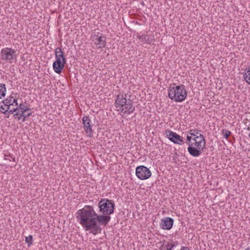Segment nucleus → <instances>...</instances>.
I'll use <instances>...</instances> for the list:
<instances>
[{"instance_id":"nucleus-25","label":"nucleus","mask_w":250,"mask_h":250,"mask_svg":"<svg viewBox=\"0 0 250 250\" xmlns=\"http://www.w3.org/2000/svg\"><path fill=\"white\" fill-rule=\"evenodd\" d=\"M32 113L31 112L28 113L27 114H23V116L22 118V122H24L26 120V118H28L31 115Z\"/></svg>"},{"instance_id":"nucleus-32","label":"nucleus","mask_w":250,"mask_h":250,"mask_svg":"<svg viewBox=\"0 0 250 250\" xmlns=\"http://www.w3.org/2000/svg\"><path fill=\"white\" fill-rule=\"evenodd\" d=\"M9 155H4V160H9V161H11V160H9V159H8V157H9Z\"/></svg>"},{"instance_id":"nucleus-7","label":"nucleus","mask_w":250,"mask_h":250,"mask_svg":"<svg viewBox=\"0 0 250 250\" xmlns=\"http://www.w3.org/2000/svg\"><path fill=\"white\" fill-rule=\"evenodd\" d=\"M1 57L3 60L9 61L10 62L16 58V51L10 48H5L1 51Z\"/></svg>"},{"instance_id":"nucleus-10","label":"nucleus","mask_w":250,"mask_h":250,"mask_svg":"<svg viewBox=\"0 0 250 250\" xmlns=\"http://www.w3.org/2000/svg\"><path fill=\"white\" fill-rule=\"evenodd\" d=\"M66 62V58H63V61H61V60H56L53 64V67L55 72L58 74H60L62 70L63 69Z\"/></svg>"},{"instance_id":"nucleus-22","label":"nucleus","mask_w":250,"mask_h":250,"mask_svg":"<svg viewBox=\"0 0 250 250\" xmlns=\"http://www.w3.org/2000/svg\"><path fill=\"white\" fill-rule=\"evenodd\" d=\"M244 80L250 84V73H244L243 74Z\"/></svg>"},{"instance_id":"nucleus-24","label":"nucleus","mask_w":250,"mask_h":250,"mask_svg":"<svg viewBox=\"0 0 250 250\" xmlns=\"http://www.w3.org/2000/svg\"><path fill=\"white\" fill-rule=\"evenodd\" d=\"M192 136H189L188 135L187 137V144L188 145V146H189V145H190V144L191 143V142H192Z\"/></svg>"},{"instance_id":"nucleus-35","label":"nucleus","mask_w":250,"mask_h":250,"mask_svg":"<svg viewBox=\"0 0 250 250\" xmlns=\"http://www.w3.org/2000/svg\"><path fill=\"white\" fill-rule=\"evenodd\" d=\"M151 39H152V38H149L148 37V40H151Z\"/></svg>"},{"instance_id":"nucleus-29","label":"nucleus","mask_w":250,"mask_h":250,"mask_svg":"<svg viewBox=\"0 0 250 250\" xmlns=\"http://www.w3.org/2000/svg\"><path fill=\"white\" fill-rule=\"evenodd\" d=\"M16 116V117H15V119H17L18 120H20L21 118V117H23V114H22V115H19Z\"/></svg>"},{"instance_id":"nucleus-4","label":"nucleus","mask_w":250,"mask_h":250,"mask_svg":"<svg viewBox=\"0 0 250 250\" xmlns=\"http://www.w3.org/2000/svg\"><path fill=\"white\" fill-rule=\"evenodd\" d=\"M206 142L204 137L200 135L197 137L192 139V142L188 148L189 153L193 157L200 156L205 148Z\"/></svg>"},{"instance_id":"nucleus-15","label":"nucleus","mask_w":250,"mask_h":250,"mask_svg":"<svg viewBox=\"0 0 250 250\" xmlns=\"http://www.w3.org/2000/svg\"><path fill=\"white\" fill-rule=\"evenodd\" d=\"M55 58L57 60H61L63 61V58H65L64 55V52L60 47H57L55 51Z\"/></svg>"},{"instance_id":"nucleus-31","label":"nucleus","mask_w":250,"mask_h":250,"mask_svg":"<svg viewBox=\"0 0 250 250\" xmlns=\"http://www.w3.org/2000/svg\"><path fill=\"white\" fill-rule=\"evenodd\" d=\"M246 70L247 72L245 73H250V66H249Z\"/></svg>"},{"instance_id":"nucleus-12","label":"nucleus","mask_w":250,"mask_h":250,"mask_svg":"<svg viewBox=\"0 0 250 250\" xmlns=\"http://www.w3.org/2000/svg\"><path fill=\"white\" fill-rule=\"evenodd\" d=\"M83 123L84 130L89 137H92L93 135L92 125L90 124V120L87 116H84L83 118Z\"/></svg>"},{"instance_id":"nucleus-33","label":"nucleus","mask_w":250,"mask_h":250,"mask_svg":"<svg viewBox=\"0 0 250 250\" xmlns=\"http://www.w3.org/2000/svg\"><path fill=\"white\" fill-rule=\"evenodd\" d=\"M9 157H10L12 159V160L13 161H15V158L14 157H13L11 154L9 155Z\"/></svg>"},{"instance_id":"nucleus-27","label":"nucleus","mask_w":250,"mask_h":250,"mask_svg":"<svg viewBox=\"0 0 250 250\" xmlns=\"http://www.w3.org/2000/svg\"><path fill=\"white\" fill-rule=\"evenodd\" d=\"M15 112H16V113L17 112L16 108H14L12 109L10 108V109H9V110H8V113L9 114H14V113Z\"/></svg>"},{"instance_id":"nucleus-19","label":"nucleus","mask_w":250,"mask_h":250,"mask_svg":"<svg viewBox=\"0 0 250 250\" xmlns=\"http://www.w3.org/2000/svg\"><path fill=\"white\" fill-rule=\"evenodd\" d=\"M188 134L192 136V137L193 136L194 138L197 137L200 135H202L201 133H199L198 130L194 129L190 130L188 132Z\"/></svg>"},{"instance_id":"nucleus-1","label":"nucleus","mask_w":250,"mask_h":250,"mask_svg":"<svg viewBox=\"0 0 250 250\" xmlns=\"http://www.w3.org/2000/svg\"><path fill=\"white\" fill-rule=\"evenodd\" d=\"M77 214L80 223L86 231L90 230V232L94 235L101 232L102 229L95 222L96 213L92 206H85L83 208L79 209Z\"/></svg>"},{"instance_id":"nucleus-26","label":"nucleus","mask_w":250,"mask_h":250,"mask_svg":"<svg viewBox=\"0 0 250 250\" xmlns=\"http://www.w3.org/2000/svg\"><path fill=\"white\" fill-rule=\"evenodd\" d=\"M165 246L167 248V250H172L173 248V246H171L170 242H168Z\"/></svg>"},{"instance_id":"nucleus-23","label":"nucleus","mask_w":250,"mask_h":250,"mask_svg":"<svg viewBox=\"0 0 250 250\" xmlns=\"http://www.w3.org/2000/svg\"><path fill=\"white\" fill-rule=\"evenodd\" d=\"M223 134L224 135V137L227 139L229 136L231 134V132L230 131L227 130H224L223 129Z\"/></svg>"},{"instance_id":"nucleus-18","label":"nucleus","mask_w":250,"mask_h":250,"mask_svg":"<svg viewBox=\"0 0 250 250\" xmlns=\"http://www.w3.org/2000/svg\"><path fill=\"white\" fill-rule=\"evenodd\" d=\"M6 88L4 84L0 83V99L5 95Z\"/></svg>"},{"instance_id":"nucleus-36","label":"nucleus","mask_w":250,"mask_h":250,"mask_svg":"<svg viewBox=\"0 0 250 250\" xmlns=\"http://www.w3.org/2000/svg\"><path fill=\"white\" fill-rule=\"evenodd\" d=\"M249 137L250 138V133L249 134Z\"/></svg>"},{"instance_id":"nucleus-8","label":"nucleus","mask_w":250,"mask_h":250,"mask_svg":"<svg viewBox=\"0 0 250 250\" xmlns=\"http://www.w3.org/2000/svg\"><path fill=\"white\" fill-rule=\"evenodd\" d=\"M165 134L168 139L175 144L181 145L184 143V141L179 135L170 130H166Z\"/></svg>"},{"instance_id":"nucleus-5","label":"nucleus","mask_w":250,"mask_h":250,"mask_svg":"<svg viewBox=\"0 0 250 250\" xmlns=\"http://www.w3.org/2000/svg\"><path fill=\"white\" fill-rule=\"evenodd\" d=\"M114 202L107 199H102L98 203L99 211L104 215H110L114 212Z\"/></svg>"},{"instance_id":"nucleus-21","label":"nucleus","mask_w":250,"mask_h":250,"mask_svg":"<svg viewBox=\"0 0 250 250\" xmlns=\"http://www.w3.org/2000/svg\"><path fill=\"white\" fill-rule=\"evenodd\" d=\"M25 242L28 244V246L33 244V237L32 235H29L25 237Z\"/></svg>"},{"instance_id":"nucleus-9","label":"nucleus","mask_w":250,"mask_h":250,"mask_svg":"<svg viewBox=\"0 0 250 250\" xmlns=\"http://www.w3.org/2000/svg\"><path fill=\"white\" fill-rule=\"evenodd\" d=\"M93 38L94 39L95 44L98 45L99 48H103L106 44L105 37L104 36L102 33L97 32V34H94Z\"/></svg>"},{"instance_id":"nucleus-28","label":"nucleus","mask_w":250,"mask_h":250,"mask_svg":"<svg viewBox=\"0 0 250 250\" xmlns=\"http://www.w3.org/2000/svg\"><path fill=\"white\" fill-rule=\"evenodd\" d=\"M12 105H13L14 104H15L17 107L18 106L17 100L14 98L13 97H12Z\"/></svg>"},{"instance_id":"nucleus-20","label":"nucleus","mask_w":250,"mask_h":250,"mask_svg":"<svg viewBox=\"0 0 250 250\" xmlns=\"http://www.w3.org/2000/svg\"><path fill=\"white\" fill-rule=\"evenodd\" d=\"M9 109H10V107L5 106L4 105H1L0 106V111L5 114H6L8 113Z\"/></svg>"},{"instance_id":"nucleus-11","label":"nucleus","mask_w":250,"mask_h":250,"mask_svg":"<svg viewBox=\"0 0 250 250\" xmlns=\"http://www.w3.org/2000/svg\"><path fill=\"white\" fill-rule=\"evenodd\" d=\"M174 220L170 217H165L161 220L160 227L163 229L169 230L173 225Z\"/></svg>"},{"instance_id":"nucleus-30","label":"nucleus","mask_w":250,"mask_h":250,"mask_svg":"<svg viewBox=\"0 0 250 250\" xmlns=\"http://www.w3.org/2000/svg\"><path fill=\"white\" fill-rule=\"evenodd\" d=\"M171 242H172V240H171ZM170 244L171 245V246H173V248L176 245L178 244V243L177 242H174L173 243H172V242H170Z\"/></svg>"},{"instance_id":"nucleus-2","label":"nucleus","mask_w":250,"mask_h":250,"mask_svg":"<svg viewBox=\"0 0 250 250\" xmlns=\"http://www.w3.org/2000/svg\"><path fill=\"white\" fill-rule=\"evenodd\" d=\"M128 96L130 97L128 93H120L117 95L115 100V106L117 111L124 114H130L133 112L135 107L133 106V103L130 100H127Z\"/></svg>"},{"instance_id":"nucleus-3","label":"nucleus","mask_w":250,"mask_h":250,"mask_svg":"<svg viewBox=\"0 0 250 250\" xmlns=\"http://www.w3.org/2000/svg\"><path fill=\"white\" fill-rule=\"evenodd\" d=\"M168 97L177 102H183L187 96V91L183 84H170L168 89Z\"/></svg>"},{"instance_id":"nucleus-14","label":"nucleus","mask_w":250,"mask_h":250,"mask_svg":"<svg viewBox=\"0 0 250 250\" xmlns=\"http://www.w3.org/2000/svg\"><path fill=\"white\" fill-rule=\"evenodd\" d=\"M17 112L14 114V117H16V116L19 115H22L26 112L27 111L30 110V108L25 104L21 103L17 107Z\"/></svg>"},{"instance_id":"nucleus-34","label":"nucleus","mask_w":250,"mask_h":250,"mask_svg":"<svg viewBox=\"0 0 250 250\" xmlns=\"http://www.w3.org/2000/svg\"><path fill=\"white\" fill-rule=\"evenodd\" d=\"M245 250H250V248H248Z\"/></svg>"},{"instance_id":"nucleus-17","label":"nucleus","mask_w":250,"mask_h":250,"mask_svg":"<svg viewBox=\"0 0 250 250\" xmlns=\"http://www.w3.org/2000/svg\"><path fill=\"white\" fill-rule=\"evenodd\" d=\"M12 97H9L6 99L2 101V103L4 104L5 106L10 107V108L11 106L12 105Z\"/></svg>"},{"instance_id":"nucleus-13","label":"nucleus","mask_w":250,"mask_h":250,"mask_svg":"<svg viewBox=\"0 0 250 250\" xmlns=\"http://www.w3.org/2000/svg\"><path fill=\"white\" fill-rule=\"evenodd\" d=\"M109 215H104L103 214V215H98L96 213L95 218V222L96 223L98 222L102 225L106 226L111 219Z\"/></svg>"},{"instance_id":"nucleus-16","label":"nucleus","mask_w":250,"mask_h":250,"mask_svg":"<svg viewBox=\"0 0 250 250\" xmlns=\"http://www.w3.org/2000/svg\"><path fill=\"white\" fill-rule=\"evenodd\" d=\"M146 34L142 35H138V38L141 41V42L150 43L153 41V39L148 40V32H146Z\"/></svg>"},{"instance_id":"nucleus-6","label":"nucleus","mask_w":250,"mask_h":250,"mask_svg":"<svg viewBox=\"0 0 250 250\" xmlns=\"http://www.w3.org/2000/svg\"><path fill=\"white\" fill-rule=\"evenodd\" d=\"M136 175L140 180L148 179L151 175L150 170L144 166H140L136 168Z\"/></svg>"}]
</instances>
